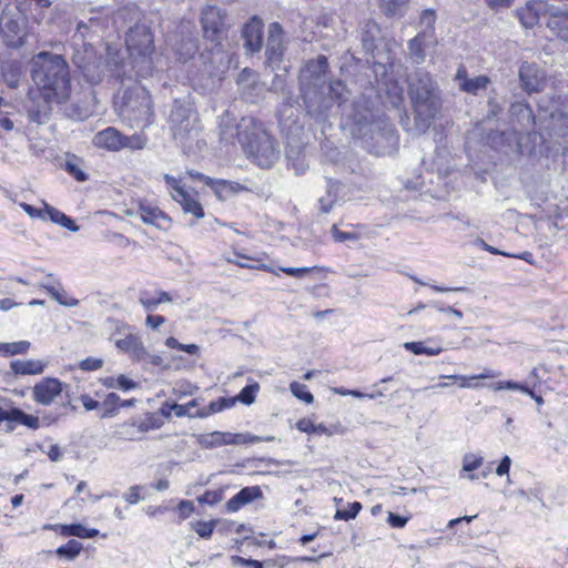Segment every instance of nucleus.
Returning a JSON list of instances; mask_svg holds the SVG:
<instances>
[{
  "instance_id": "nucleus-20",
  "label": "nucleus",
  "mask_w": 568,
  "mask_h": 568,
  "mask_svg": "<svg viewBox=\"0 0 568 568\" xmlns=\"http://www.w3.org/2000/svg\"><path fill=\"white\" fill-rule=\"evenodd\" d=\"M136 215H139L145 224L154 225L158 229H165L170 224L168 215L159 207L150 204H141L138 207Z\"/></svg>"
},
{
  "instance_id": "nucleus-2",
  "label": "nucleus",
  "mask_w": 568,
  "mask_h": 568,
  "mask_svg": "<svg viewBox=\"0 0 568 568\" xmlns=\"http://www.w3.org/2000/svg\"><path fill=\"white\" fill-rule=\"evenodd\" d=\"M235 136L246 155L258 166L268 169L280 159L278 143L254 118L243 116L235 125Z\"/></svg>"
},
{
  "instance_id": "nucleus-24",
  "label": "nucleus",
  "mask_w": 568,
  "mask_h": 568,
  "mask_svg": "<svg viewBox=\"0 0 568 568\" xmlns=\"http://www.w3.org/2000/svg\"><path fill=\"white\" fill-rule=\"evenodd\" d=\"M234 436L232 433L212 432L210 434L200 435L197 443L201 447L210 449L224 445H232Z\"/></svg>"
},
{
  "instance_id": "nucleus-21",
  "label": "nucleus",
  "mask_w": 568,
  "mask_h": 568,
  "mask_svg": "<svg viewBox=\"0 0 568 568\" xmlns=\"http://www.w3.org/2000/svg\"><path fill=\"white\" fill-rule=\"evenodd\" d=\"M547 27L561 41L568 42V11L559 9L551 11Z\"/></svg>"
},
{
  "instance_id": "nucleus-39",
  "label": "nucleus",
  "mask_w": 568,
  "mask_h": 568,
  "mask_svg": "<svg viewBox=\"0 0 568 568\" xmlns=\"http://www.w3.org/2000/svg\"><path fill=\"white\" fill-rule=\"evenodd\" d=\"M187 173L193 179H199V180L204 181L206 185L213 187L217 193H220L221 191L226 190V189L234 190L233 184L225 180H213L209 176L203 175L200 172L189 171Z\"/></svg>"
},
{
  "instance_id": "nucleus-59",
  "label": "nucleus",
  "mask_w": 568,
  "mask_h": 568,
  "mask_svg": "<svg viewBox=\"0 0 568 568\" xmlns=\"http://www.w3.org/2000/svg\"><path fill=\"white\" fill-rule=\"evenodd\" d=\"M65 170L78 181H85L88 179V175L82 170H80L78 164L73 161L65 162Z\"/></svg>"
},
{
  "instance_id": "nucleus-33",
  "label": "nucleus",
  "mask_w": 568,
  "mask_h": 568,
  "mask_svg": "<svg viewBox=\"0 0 568 568\" xmlns=\"http://www.w3.org/2000/svg\"><path fill=\"white\" fill-rule=\"evenodd\" d=\"M499 375H500L499 372H495L489 368H484V371L480 374L473 375L469 377L464 376V375H452V376H447V377L450 379L460 381L462 382L460 387L470 388V387H477V385L469 383L470 381L495 378V377H498Z\"/></svg>"
},
{
  "instance_id": "nucleus-42",
  "label": "nucleus",
  "mask_w": 568,
  "mask_h": 568,
  "mask_svg": "<svg viewBox=\"0 0 568 568\" xmlns=\"http://www.w3.org/2000/svg\"><path fill=\"white\" fill-rule=\"evenodd\" d=\"M290 389L292 394L298 399L305 402L306 404L313 403L314 396L307 390L306 385L301 384L298 382H293L290 385Z\"/></svg>"
},
{
  "instance_id": "nucleus-31",
  "label": "nucleus",
  "mask_w": 568,
  "mask_h": 568,
  "mask_svg": "<svg viewBox=\"0 0 568 568\" xmlns=\"http://www.w3.org/2000/svg\"><path fill=\"white\" fill-rule=\"evenodd\" d=\"M234 398H220L217 400L211 402L210 405L203 409H200L195 413L194 416L204 418L212 414L219 413L225 408H230L234 405Z\"/></svg>"
},
{
  "instance_id": "nucleus-60",
  "label": "nucleus",
  "mask_w": 568,
  "mask_h": 568,
  "mask_svg": "<svg viewBox=\"0 0 568 568\" xmlns=\"http://www.w3.org/2000/svg\"><path fill=\"white\" fill-rule=\"evenodd\" d=\"M239 84L242 85V87H246V85H250V84H256V81H255V74L252 70L250 69H244L240 75H239Z\"/></svg>"
},
{
  "instance_id": "nucleus-47",
  "label": "nucleus",
  "mask_w": 568,
  "mask_h": 568,
  "mask_svg": "<svg viewBox=\"0 0 568 568\" xmlns=\"http://www.w3.org/2000/svg\"><path fill=\"white\" fill-rule=\"evenodd\" d=\"M362 509V504L358 501H354L348 505L347 509L337 510L334 518L341 520H349L357 516L359 510Z\"/></svg>"
},
{
  "instance_id": "nucleus-34",
  "label": "nucleus",
  "mask_w": 568,
  "mask_h": 568,
  "mask_svg": "<svg viewBox=\"0 0 568 568\" xmlns=\"http://www.w3.org/2000/svg\"><path fill=\"white\" fill-rule=\"evenodd\" d=\"M404 348L415 355L427 356L438 355L443 351L439 345L426 346L424 342H406Z\"/></svg>"
},
{
  "instance_id": "nucleus-45",
  "label": "nucleus",
  "mask_w": 568,
  "mask_h": 568,
  "mask_svg": "<svg viewBox=\"0 0 568 568\" xmlns=\"http://www.w3.org/2000/svg\"><path fill=\"white\" fill-rule=\"evenodd\" d=\"M51 297L63 306H77L79 301L77 298L68 297L67 293L58 286L54 290H50Z\"/></svg>"
},
{
  "instance_id": "nucleus-51",
  "label": "nucleus",
  "mask_w": 568,
  "mask_h": 568,
  "mask_svg": "<svg viewBox=\"0 0 568 568\" xmlns=\"http://www.w3.org/2000/svg\"><path fill=\"white\" fill-rule=\"evenodd\" d=\"M332 236L335 242H339V243L345 242V241L356 242L359 240L358 234L353 233V232H343V231L338 230L336 225L332 226Z\"/></svg>"
},
{
  "instance_id": "nucleus-29",
  "label": "nucleus",
  "mask_w": 568,
  "mask_h": 568,
  "mask_svg": "<svg viewBox=\"0 0 568 568\" xmlns=\"http://www.w3.org/2000/svg\"><path fill=\"white\" fill-rule=\"evenodd\" d=\"M551 129L558 134L565 135L568 132V110L556 109L550 112Z\"/></svg>"
},
{
  "instance_id": "nucleus-44",
  "label": "nucleus",
  "mask_w": 568,
  "mask_h": 568,
  "mask_svg": "<svg viewBox=\"0 0 568 568\" xmlns=\"http://www.w3.org/2000/svg\"><path fill=\"white\" fill-rule=\"evenodd\" d=\"M491 388L494 390H501V389L520 390L527 395H532V389H530L527 385L515 383L511 381L499 382L497 384L491 385Z\"/></svg>"
},
{
  "instance_id": "nucleus-49",
  "label": "nucleus",
  "mask_w": 568,
  "mask_h": 568,
  "mask_svg": "<svg viewBox=\"0 0 568 568\" xmlns=\"http://www.w3.org/2000/svg\"><path fill=\"white\" fill-rule=\"evenodd\" d=\"M483 457L476 456L474 454H466L463 458V469L462 471L471 473L475 469L479 468L483 465Z\"/></svg>"
},
{
  "instance_id": "nucleus-54",
  "label": "nucleus",
  "mask_w": 568,
  "mask_h": 568,
  "mask_svg": "<svg viewBox=\"0 0 568 568\" xmlns=\"http://www.w3.org/2000/svg\"><path fill=\"white\" fill-rule=\"evenodd\" d=\"M314 433L332 436L334 434H343L344 429L338 424L331 425L329 427L325 426L324 424H318V425H315Z\"/></svg>"
},
{
  "instance_id": "nucleus-17",
  "label": "nucleus",
  "mask_w": 568,
  "mask_h": 568,
  "mask_svg": "<svg viewBox=\"0 0 568 568\" xmlns=\"http://www.w3.org/2000/svg\"><path fill=\"white\" fill-rule=\"evenodd\" d=\"M262 29L263 23L257 18H252L248 23L245 24L242 36L245 41V49L255 53L258 52L262 48Z\"/></svg>"
},
{
  "instance_id": "nucleus-16",
  "label": "nucleus",
  "mask_w": 568,
  "mask_h": 568,
  "mask_svg": "<svg viewBox=\"0 0 568 568\" xmlns=\"http://www.w3.org/2000/svg\"><path fill=\"white\" fill-rule=\"evenodd\" d=\"M437 44V38L430 37L425 32H418L409 42H408V53L410 58L416 63H423L425 61V50L427 48L434 47Z\"/></svg>"
},
{
  "instance_id": "nucleus-46",
  "label": "nucleus",
  "mask_w": 568,
  "mask_h": 568,
  "mask_svg": "<svg viewBox=\"0 0 568 568\" xmlns=\"http://www.w3.org/2000/svg\"><path fill=\"white\" fill-rule=\"evenodd\" d=\"M234 440L232 442V445H240V444H256L261 443L263 440L265 442H272L274 439L273 436L262 438L260 436L251 435V434H233Z\"/></svg>"
},
{
  "instance_id": "nucleus-63",
  "label": "nucleus",
  "mask_w": 568,
  "mask_h": 568,
  "mask_svg": "<svg viewBox=\"0 0 568 568\" xmlns=\"http://www.w3.org/2000/svg\"><path fill=\"white\" fill-rule=\"evenodd\" d=\"M144 146V140L140 135L125 136L123 141V148L130 149H142Z\"/></svg>"
},
{
  "instance_id": "nucleus-18",
  "label": "nucleus",
  "mask_w": 568,
  "mask_h": 568,
  "mask_svg": "<svg viewBox=\"0 0 568 568\" xmlns=\"http://www.w3.org/2000/svg\"><path fill=\"white\" fill-rule=\"evenodd\" d=\"M124 135L115 128L109 126L94 135L93 143L98 148L110 151L123 149Z\"/></svg>"
},
{
  "instance_id": "nucleus-14",
  "label": "nucleus",
  "mask_w": 568,
  "mask_h": 568,
  "mask_svg": "<svg viewBox=\"0 0 568 568\" xmlns=\"http://www.w3.org/2000/svg\"><path fill=\"white\" fill-rule=\"evenodd\" d=\"M63 384L58 378L47 377L37 383L32 388V398L41 405H50L61 395Z\"/></svg>"
},
{
  "instance_id": "nucleus-62",
  "label": "nucleus",
  "mask_w": 568,
  "mask_h": 568,
  "mask_svg": "<svg viewBox=\"0 0 568 568\" xmlns=\"http://www.w3.org/2000/svg\"><path fill=\"white\" fill-rule=\"evenodd\" d=\"M408 521V517L399 516L392 511L388 513L387 523L393 528H403Z\"/></svg>"
},
{
  "instance_id": "nucleus-11",
  "label": "nucleus",
  "mask_w": 568,
  "mask_h": 568,
  "mask_svg": "<svg viewBox=\"0 0 568 568\" xmlns=\"http://www.w3.org/2000/svg\"><path fill=\"white\" fill-rule=\"evenodd\" d=\"M327 70L328 61L325 55H318L315 60L308 61L301 73L302 93L304 94L308 89H316Z\"/></svg>"
},
{
  "instance_id": "nucleus-52",
  "label": "nucleus",
  "mask_w": 568,
  "mask_h": 568,
  "mask_svg": "<svg viewBox=\"0 0 568 568\" xmlns=\"http://www.w3.org/2000/svg\"><path fill=\"white\" fill-rule=\"evenodd\" d=\"M197 405V399H192L191 402H189L187 404H184V405H180V404H173L172 405V410L174 412V414L178 416V417H182V416H190V417H195V413H191V408L192 407H195Z\"/></svg>"
},
{
  "instance_id": "nucleus-19",
  "label": "nucleus",
  "mask_w": 568,
  "mask_h": 568,
  "mask_svg": "<svg viewBox=\"0 0 568 568\" xmlns=\"http://www.w3.org/2000/svg\"><path fill=\"white\" fill-rule=\"evenodd\" d=\"M0 30L11 43L19 42L24 36V23L20 17L3 13L0 17Z\"/></svg>"
},
{
  "instance_id": "nucleus-61",
  "label": "nucleus",
  "mask_w": 568,
  "mask_h": 568,
  "mask_svg": "<svg viewBox=\"0 0 568 568\" xmlns=\"http://www.w3.org/2000/svg\"><path fill=\"white\" fill-rule=\"evenodd\" d=\"M339 190H341V183L337 181L328 180L326 185V195L328 199H335V202L337 203L339 200Z\"/></svg>"
},
{
  "instance_id": "nucleus-30",
  "label": "nucleus",
  "mask_w": 568,
  "mask_h": 568,
  "mask_svg": "<svg viewBox=\"0 0 568 568\" xmlns=\"http://www.w3.org/2000/svg\"><path fill=\"white\" fill-rule=\"evenodd\" d=\"M436 12L434 9H425L419 14V32H425L430 37H436L435 34V23H436Z\"/></svg>"
},
{
  "instance_id": "nucleus-7",
  "label": "nucleus",
  "mask_w": 568,
  "mask_h": 568,
  "mask_svg": "<svg viewBox=\"0 0 568 568\" xmlns=\"http://www.w3.org/2000/svg\"><path fill=\"white\" fill-rule=\"evenodd\" d=\"M169 123L174 139L181 144L192 138L199 132V119L196 112L185 103L175 101L170 116Z\"/></svg>"
},
{
  "instance_id": "nucleus-15",
  "label": "nucleus",
  "mask_w": 568,
  "mask_h": 568,
  "mask_svg": "<svg viewBox=\"0 0 568 568\" xmlns=\"http://www.w3.org/2000/svg\"><path fill=\"white\" fill-rule=\"evenodd\" d=\"M283 52V30L277 22H273L268 27V38L265 51L267 62L271 64L280 62Z\"/></svg>"
},
{
  "instance_id": "nucleus-23",
  "label": "nucleus",
  "mask_w": 568,
  "mask_h": 568,
  "mask_svg": "<svg viewBox=\"0 0 568 568\" xmlns=\"http://www.w3.org/2000/svg\"><path fill=\"white\" fill-rule=\"evenodd\" d=\"M540 8V2L530 0L524 7L518 8L515 13L523 27L531 29L539 22Z\"/></svg>"
},
{
  "instance_id": "nucleus-53",
  "label": "nucleus",
  "mask_w": 568,
  "mask_h": 568,
  "mask_svg": "<svg viewBox=\"0 0 568 568\" xmlns=\"http://www.w3.org/2000/svg\"><path fill=\"white\" fill-rule=\"evenodd\" d=\"M139 303L146 310V311H154L159 304L156 301V296H151L149 292L143 291L140 293L139 296Z\"/></svg>"
},
{
  "instance_id": "nucleus-5",
  "label": "nucleus",
  "mask_w": 568,
  "mask_h": 568,
  "mask_svg": "<svg viewBox=\"0 0 568 568\" xmlns=\"http://www.w3.org/2000/svg\"><path fill=\"white\" fill-rule=\"evenodd\" d=\"M348 91L342 81H332L322 85L321 90L308 89L304 92V103L307 113L316 120H324L333 106L337 103L342 106L347 100Z\"/></svg>"
},
{
  "instance_id": "nucleus-40",
  "label": "nucleus",
  "mask_w": 568,
  "mask_h": 568,
  "mask_svg": "<svg viewBox=\"0 0 568 568\" xmlns=\"http://www.w3.org/2000/svg\"><path fill=\"white\" fill-rule=\"evenodd\" d=\"M216 524H217L216 519H212L209 521L197 520V521L191 523V527L201 538L209 539L212 536Z\"/></svg>"
},
{
  "instance_id": "nucleus-48",
  "label": "nucleus",
  "mask_w": 568,
  "mask_h": 568,
  "mask_svg": "<svg viewBox=\"0 0 568 568\" xmlns=\"http://www.w3.org/2000/svg\"><path fill=\"white\" fill-rule=\"evenodd\" d=\"M239 499H242L246 505L262 496V490L258 486H251L242 488L237 493Z\"/></svg>"
},
{
  "instance_id": "nucleus-56",
  "label": "nucleus",
  "mask_w": 568,
  "mask_h": 568,
  "mask_svg": "<svg viewBox=\"0 0 568 568\" xmlns=\"http://www.w3.org/2000/svg\"><path fill=\"white\" fill-rule=\"evenodd\" d=\"M121 404V398L119 395H116L115 393H110L105 399H104V405L106 407H112V409H108L103 415L102 417H108V416H112L114 414V410H115V406H120Z\"/></svg>"
},
{
  "instance_id": "nucleus-3",
  "label": "nucleus",
  "mask_w": 568,
  "mask_h": 568,
  "mask_svg": "<svg viewBox=\"0 0 568 568\" xmlns=\"http://www.w3.org/2000/svg\"><path fill=\"white\" fill-rule=\"evenodd\" d=\"M408 95L415 118L423 126H429L440 109V90L432 74L419 69L408 77Z\"/></svg>"
},
{
  "instance_id": "nucleus-43",
  "label": "nucleus",
  "mask_w": 568,
  "mask_h": 568,
  "mask_svg": "<svg viewBox=\"0 0 568 568\" xmlns=\"http://www.w3.org/2000/svg\"><path fill=\"white\" fill-rule=\"evenodd\" d=\"M2 75H3V79H4L6 83L8 84V87H10L11 89H16L19 87L20 72H19L18 68H16L13 65L3 68Z\"/></svg>"
},
{
  "instance_id": "nucleus-26",
  "label": "nucleus",
  "mask_w": 568,
  "mask_h": 568,
  "mask_svg": "<svg viewBox=\"0 0 568 568\" xmlns=\"http://www.w3.org/2000/svg\"><path fill=\"white\" fill-rule=\"evenodd\" d=\"M47 366V363L39 359H27V361H12L10 368L14 374L18 375H38L41 374Z\"/></svg>"
},
{
  "instance_id": "nucleus-35",
  "label": "nucleus",
  "mask_w": 568,
  "mask_h": 568,
  "mask_svg": "<svg viewBox=\"0 0 568 568\" xmlns=\"http://www.w3.org/2000/svg\"><path fill=\"white\" fill-rule=\"evenodd\" d=\"M490 80L488 77L478 75L473 79H468V81L459 83V89L470 94H477L478 91L485 90Z\"/></svg>"
},
{
  "instance_id": "nucleus-37",
  "label": "nucleus",
  "mask_w": 568,
  "mask_h": 568,
  "mask_svg": "<svg viewBox=\"0 0 568 568\" xmlns=\"http://www.w3.org/2000/svg\"><path fill=\"white\" fill-rule=\"evenodd\" d=\"M31 344L28 341H19L12 343H0V354L4 356H12L18 354H26Z\"/></svg>"
},
{
  "instance_id": "nucleus-9",
  "label": "nucleus",
  "mask_w": 568,
  "mask_h": 568,
  "mask_svg": "<svg viewBox=\"0 0 568 568\" xmlns=\"http://www.w3.org/2000/svg\"><path fill=\"white\" fill-rule=\"evenodd\" d=\"M72 61L81 70L87 81L93 84L101 82L108 72L104 62L95 58L92 47L85 48L83 53L77 52Z\"/></svg>"
},
{
  "instance_id": "nucleus-4",
  "label": "nucleus",
  "mask_w": 568,
  "mask_h": 568,
  "mask_svg": "<svg viewBox=\"0 0 568 568\" xmlns=\"http://www.w3.org/2000/svg\"><path fill=\"white\" fill-rule=\"evenodd\" d=\"M119 114L131 125L145 128L153 121V106L149 92L134 83L126 89L116 102Z\"/></svg>"
},
{
  "instance_id": "nucleus-28",
  "label": "nucleus",
  "mask_w": 568,
  "mask_h": 568,
  "mask_svg": "<svg viewBox=\"0 0 568 568\" xmlns=\"http://www.w3.org/2000/svg\"><path fill=\"white\" fill-rule=\"evenodd\" d=\"M379 34V27L374 21H367L362 29V42L366 51H373L376 48L375 40Z\"/></svg>"
},
{
  "instance_id": "nucleus-27",
  "label": "nucleus",
  "mask_w": 568,
  "mask_h": 568,
  "mask_svg": "<svg viewBox=\"0 0 568 568\" xmlns=\"http://www.w3.org/2000/svg\"><path fill=\"white\" fill-rule=\"evenodd\" d=\"M60 529V534L62 536H75L79 538H93L99 531L94 528H85L81 524H72V525H45L44 529Z\"/></svg>"
},
{
  "instance_id": "nucleus-55",
  "label": "nucleus",
  "mask_w": 568,
  "mask_h": 568,
  "mask_svg": "<svg viewBox=\"0 0 568 568\" xmlns=\"http://www.w3.org/2000/svg\"><path fill=\"white\" fill-rule=\"evenodd\" d=\"M115 434L121 439H133L135 435V424L124 423L120 426V429L116 430Z\"/></svg>"
},
{
  "instance_id": "nucleus-36",
  "label": "nucleus",
  "mask_w": 568,
  "mask_h": 568,
  "mask_svg": "<svg viewBox=\"0 0 568 568\" xmlns=\"http://www.w3.org/2000/svg\"><path fill=\"white\" fill-rule=\"evenodd\" d=\"M11 422H17L31 429H38L40 427V422L37 416L28 415L19 408H11Z\"/></svg>"
},
{
  "instance_id": "nucleus-12",
  "label": "nucleus",
  "mask_w": 568,
  "mask_h": 568,
  "mask_svg": "<svg viewBox=\"0 0 568 568\" xmlns=\"http://www.w3.org/2000/svg\"><path fill=\"white\" fill-rule=\"evenodd\" d=\"M126 50L122 51L118 45L115 44H106L105 47V59H104V65L110 73V75L122 79L124 77L131 78V74L128 72V65L134 63L128 62L125 59Z\"/></svg>"
},
{
  "instance_id": "nucleus-64",
  "label": "nucleus",
  "mask_w": 568,
  "mask_h": 568,
  "mask_svg": "<svg viewBox=\"0 0 568 568\" xmlns=\"http://www.w3.org/2000/svg\"><path fill=\"white\" fill-rule=\"evenodd\" d=\"M141 487L140 486H131L128 490V493L124 495V499L129 503V504H136L139 503L142 497L140 495V491H141Z\"/></svg>"
},
{
  "instance_id": "nucleus-10",
  "label": "nucleus",
  "mask_w": 568,
  "mask_h": 568,
  "mask_svg": "<svg viewBox=\"0 0 568 568\" xmlns=\"http://www.w3.org/2000/svg\"><path fill=\"white\" fill-rule=\"evenodd\" d=\"M521 88L527 93L542 91L547 83L545 70L535 62H523L519 68Z\"/></svg>"
},
{
  "instance_id": "nucleus-50",
  "label": "nucleus",
  "mask_w": 568,
  "mask_h": 568,
  "mask_svg": "<svg viewBox=\"0 0 568 568\" xmlns=\"http://www.w3.org/2000/svg\"><path fill=\"white\" fill-rule=\"evenodd\" d=\"M223 499L222 490H206L203 495L197 497L200 504H206L210 506L219 504Z\"/></svg>"
},
{
  "instance_id": "nucleus-32",
  "label": "nucleus",
  "mask_w": 568,
  "mask_h": 568,
  "mask_svg": "<svg viewBox=\"0 0 568 568\" xmlns=\"http://www.w3.org/2000/svg\"><path fill=\"white\" fill-rule=\"evenodd\" d=\"M379 9L388 17L402 16L408 0H377Z\"/></svg>"
},
{
  "instance_id": "nucleus-57",
  "label": "nucleus",
  "mask_w": 568,
  "mask_h": 568,
  "mask_svg": "<svg viewBox=\"0 0 568 568\" xmlns=\"http://www.w3.org/2000/svg\"><path fill=\"white\" fill-rule=\"evenodd\" d=\"M180 518L182 520L189 518L195 510L194 504L191 500H181L178 505Z\"/></svg>"
},
{
  "instance_id": "nucleus-1",
  "label": "nucleus",
  "mask_w": 568,
  "mask_h": 568,
  "mask_svg": "<svg viewBox=\"0 0 568 568\" xmlns=\"http://www.w3.org/2000/svg\"><path fill=\"white\" fill-rule=\"evenodd\" d=\"M30 74L42 101H34L28 115L31 121L42 124L49 120L53 104H62L70 99L69 65L62 55L41 51L31 60Z\"/></svg>"
},
{
  "instance_id": "nucleus-6",
  "label": "nucleus",
  "mask_w": 568,
  "mask_h": 568,
  "mask_svg": "<svg viewBox=\"0 0 568 568\" xmlns=\"http://www.w3.org/2000/svg\"><path fill=\"white\" fill-rule=\"evenodd\" d=\"M375 100L372 95L362 94L357 97L345 115L351 121L352 134L357 138H364L373 132L375 123Z\"/></svg>"
},
{
  "instance_id": "nucleus-58",
  "label": "nucleus",
  "mask_w": 568,
  "mask_h": 568,
  "mask_svg": "<svg viewBox=\"0 0 568 568\" xmlns=\"http://www.w3.org/2000/svg\"><path fill=\"white\" fill-rule=\"evenodd\" d=\"M103 365V361L95 357H88L80 362L79 367L82 371H97L101 368Z\"/></svg>"
},
{
  "instance_id": "nucleus-13",
  "label": "nucleus",
  "mask_w": 568,
  "mask_h": 568,
  "mask_svg": "<svg viewBox=\"0 0 568 568\" xmlns=\"http://www.w3.org/2000/svg\"><path fill=\"white\" fill-rule=\"evenodd\" d=\"M201 21L205 39L220 43L224 28L221 11L216 7H207L202 11Z\"/></svg>"
},
{
  "instance_id": "nucleus-8",
  "label": "nucleus",
  "mask_w": 568,
  "mask_h": 568,
  "mask_svg": "<svg viewBox=\"0 0 568 568\" xmlns=\"http://www.w3.org/2000/svg\"><path fill=\"white\" fill-rule=\"evenodd\" d=\"M125 43L126 52L130 54L134 67H139V63H146L154 50L153 36L144 24H135L130 28Z\"/></svg>"
},
{
  "instance_id": "nucleus-41",
  "label": "nucleus",
  "mask_w": 568,
  "mask_h": 568,
  "mask_svg": "<svg viewBox=\"0 0 568 568\" xmlns=\"http://www.w3.org/2000/svg\"><path fill=\"white\" fill-rule=\"evenodd\" d=\"M260 390V385L257 382H253L245 386L240 394L237 395L235 400H240L243 404L251 405L255 402V395Z\"/></svg>"
},
{
  "instance_id": "nucleus-25",
  "label": "nucleus",
  "mask_w": 568,
  "mask_h": 568,
  "mask_svg": "<svg viewBox=\"0 0 568 568\" xmlns=\"http://www.w3.org/2000/svg\"><path fill=\"white\" fill-rule=\"evenodd\" d=\"M175 202H178L185 213L192 214L196 219L204 216V211L200 202L186 191H179L174 194Z\"/></svg>"
},
{
  "instance_id": "nucleus-38",
  "label": "nucleus",
  "mask_w": 568,
  "mask_h": 568,
  "mask_svg": "<svg viewBox=\"0 0 568 568\" xmlns=\"http://www.w3.org/2000/svg\"><path fill=\"white\" fill-rule=\"evenodd\" d=\"M82 548L83 547H82V544L80 541L71 539L67 544L60 546L55 550V554L59 557L67 558L68 560H73L74 558H77L79 556V554L81 552Z\"/></svg>"
},
{
  "instance_id": "nucleus-22",
  "label": "nucleus",
  "mask_w": 568,
  "mask_h": 568,
  "mask_svg": "<svg viewBox=\"0 0 568 568\" xmlns=\"http://www.w3.org/2000/svg\"><path fill=\"white\" fill-rule=\"evenodd\" d=\"M115 345L120 351L129 353L134 361L146 355V348L136 334H126L123 338L118 339Z\"/></svg>"
}]
</instances>
